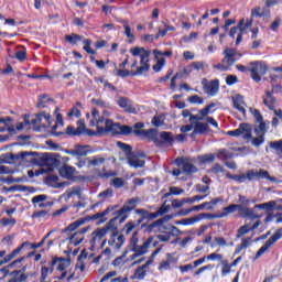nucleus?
I'll return each mask as SVG.
<instances>
[{
  "label": "nucleus",
  "mask_w": 282,
  "mask_h": 282,
  "mask_svg": "<svg viewBox=\"0 0 282 282\" xmlns=\"http://www.w3.org/2000/svg\"><path fill=\"white\" fill-rule=\"evenodd\" d=\"M226 177L227 180H234V182H238V184H243V182H246L247 180L246 174L234 175V174H230V172L226 173Z\"/></svg>",
  "instance_id": "39"
},
{
  "label": "nucleus",
  "mask_w": 282,
  "mask_h": 282,
  "mask_svg": "<svg viewBox=\"0 0 282 282\" xmlns=\"http://www.w3.org/2000/svg\"><path fill=\"white\" fill-rule=\"evenodd\" d=\"M188 102H191V105H204V98L198 95H193L188 97Z\"/></svg>",
  "instance_id": "57"
},
{
  "label": "nucleus",
  "mask_w": 282,
  "mask_h": 282,
  "mask_svg": "<svg viewBox=\"0 0 282 282\" xmlns=\"http://www.w3.org/2000/svg\"><path fill=\"white\" fill-rule=\"evenodd\" d=\"M78 127L76 128L75 135H83L85 131H87V128L85 127V121L78 120L77 121Z\"/></svg>",
  "instance_id": "55"
},
{
  "label": "nucleus",
  "mask_w": 282,
  "mask_h": 282,
  "mask_svg": "<svg viewBox=\"0 0 282 282\" xmlns=\"http://www.w3.org/2000/svg\"><path fill=\"white\" fill-rule=\"evenodd\" d=\"M129 166L132 169H144V160L140 159L134 152L127 158Z\"/></svg>",
  "instance_id": "17"
},
{
  "label": "nucleus",
  "mask_w": 282,
  "mask_h": 282,
  "mask_svg": "<svg viewBox=\"0 0 282 282\" xmlns=\"http://www.w3.org/2000/svg\"><path fill=\"white\" fill-rule=\"evenodd\" d=\"M135 215H139L142 219H149V221L155 219V216L153 213L144 209V208H139L134 210Z\"/></svg>",
  "instance_id": "31"
},
{
  "label": "nucleus",
  "mask_w": 282,
  "mask_h": 282,
  "mask_svg": "<svg viewBox=\"0 0 282 282\" xmlns=\"http://www.w3.org/2000/svg\"><path fill=\"white\" fill-rule=\"evenodd\" d=\"M118 124V127L116 128L115 131H118V129L120 130V133L122 135H130V133H133V128L130 126H120V123H116Z\"/></svg>",
  "instance_id": "45"
},
{
  "label": "nucleus",
  "mask_w": 282,
  "mask_h": 282,
  "mask_svg": "<svg viewBox=\"0 0 282 282\" xmlns=\"http://www.w3.org/2000/svg\"><path fill=\"white\" fill-rule=\"evenodd\" d=\"M249 231H250V225H243L238 229L236 238L241 239L243 235H248Z\"/></svg>",
  "instance_id": "52"
},
{
  "label": "nucleus",
  "mask_w": 282,
  "mask_h": 282,
  "mask_svg": "<svg viewBox=\"0 0 282 282\" xmlns=\"http://www.w3.org/2000/svg\"><path fill=\"white\" fill-rule=\"evenodd\" d=\"M239 208H241V206L235 205V204L224 207L223 209L224 212L219 215V217H228V215H232V213H237Z\"/></svg>",
  "instance_id": "33"
},
{
  "label": "nucleus",
  "mask_w": 282,
  "mask_h": 282,
  "mask_svg": "<svg viewBox=\"0 0 282 282\" xmlns=\"http://www.w3.org/2000/svg\"><path fill=\"white\" fill-rule=\"evenodd\" d=\"M51 265H57V270L59 272H65L69 265H72V260L65 259V258H55L52 262Z\"/></svg>",
  "instance_id": "18"
},
{
  "label": "nucleus",
  "mask_w": 282,
  "mask_h": 282,
  "mask_svg": "<svg viewBox=\"0 0 282 282\" xmlns=\"http://www.w3.org/2000/svg\"><path fill=\"white\" fill-rule=\"evenodd\" d=\"M241 135L242 140H246L247 142H251L254 138L252 137V126L250 123H241Z\"/></svg>",
  "instance_id": "20"
},
{
  "label": "nucleus",
  "mask_w": 282,
  "mask_h": 282,
  "mask_svg": "<svg viewBox=\"0 0 282 282\" xmlns=\"http://www.w3.org/2000/svg\"><path fill=\"white\" fill-rule=\"evenodd\" d=\"M208 131H210V127L208 126V123L199 121L194 123V133H197L198 135H204V133H208Z\"/></svg>",
  "instance_id": "24"
},
{
  "label": "nucleus",
  "mask_w": 282,
  "mask_h": 282,
  "mask_svg": "<svg viewBox=\"0 0 282 282\" xmlns=\"http://www.w3.org/2000/svg\"><path fill=\"white\" fill-rule=\"evenodd\" d=\"M282 238V230L278 229L272 237H270L265 243L258 250V252L256 253L253 261H257V259H259L262 254H265L267 250H270V248H272V245H274L275 242L279 241V239Z\"/></svg>",
  "instance_id": "6"
},
{
  "label": "nucleus",
  "mask_w": 282,
  "mask_h": 282,
  "mask_svg": "<svg viewBox=\"0 0 282 282\" xmlns=\"http://www.w3.org/2000/svg\"><path fill=\"white\" fill-rule=\"evenodd\" d=\"M250 241H251V238H243L241 243L236 247L234 254H240L241 250H246L247 248H250Z\"/></svg>",
  "instance_id": "36"
},
{
  "label": "nucleus",
  "mask_w": 282,
  "mask_h": 282,
  "mask_svg": "<svg viewBox=\"0 0 282 282\" xmlns=\"http://www.w3.org/2000/svg\"><path fill=\"white\" fill-rule=\"evenodd\" d=\"M232 104L234 107L238 111H240V113H242V116H246V108L243 107V105H246V101H243V96L236 95L235 97H232Z\"/></svg>",
  "instance_id": "21"
},
{
  "label": "nucleus",
  "mask_w": 282,
  "mask_h": 282,
  "mask_svg": "<svg viewBox=\"0 0 282 282\" xmlns=\"http://www.w3.org/2000/svg\"><path fill=\"white\" fill-rule=\"evenodd\" d=\"M123 29L124 36H127V39H130L129 43H133V41H135V35L133 34V32H131V26H129V23L127 21L123 22Z\"/></svg>",
  "instance_id": "40"
},
{
  "label": "nucleus",
  "mask_w": 282,
  "mask_h": 282,
  "mask_svg": "<svg viewBox=\"0 0 282 282\" xmlns=\"http://www.w3.org/2000/svg\"><path fill=\"white\" fill-rule=\"evenodd\" d=\"M117 147L123 151L126 158H129L133 153V148L127 143H122V141H118Z\"/></svg>",
  "instance_id": "38"
},
{
  "label": "nucleus",
  "mask_w": 282,
  "mask_h": 282,
  "mask_svg": "<svg viewBox=\"0 0 282 282\" xmlns=\"http://www.w3.org/2000/svg\"><path fill=\"white\" fill-rule=\"evenodd\" d=\"M206 197L207 195H196L191 198H184L183 202H185L186 204H195V202H202V199H206Z\"/></svg>",
  "instance_id": "56"
},
{
  "label": "nucleus",
  "mask_w": 282,
  "mask_h": 282,
  "mask_svg": "<svg viewBox=\"0 0 282 282\" xmlns=\"http://www.w3.org/2000/svg\"><path fill=\"white\" fill-rule=\"evenodd\" d=\"M28 274H20V275H17L14 274V278L9 280L8 282H24V281H28Z\"/></svg>",
  "instance_id": "63"
},
{
  "label": "nucleus",
  "mask_w": 282,
  "mask_h": 282,
  "mask_svg": "<svg viewBox=\"0 0 282 282\" xmlns=\"http://www.w3.org/2000/svg\"><path fill=\"white\" fill-rule=\"evenodd\" d=\"M118 205H109L104 212L90 216V219L91 221L98 220L97 224H105V221H107V215L113 213V210H118Z\"/></svg>",
  "instance_id": "11"
},
{
  "label": "nucleus",
  "mask_w": 282,
  "mask_h": 282,
  "mask_svg": "<svg viewBox=\"0 0 282 282\" xmlns=\"http://www.w3.org/2000/svg\"><path fill=\"white\" fill-rule=\"evenodd\" d=\"M169 210H171V205H166V203H164L155 213H153L154 219L162 217V215H166Z\"/></svg>",
  "instance_id": "42"
},
{
  "label": "nucleus",
  "mask_w": 282,
  "mask_h": 282,
  "mask_svg": "<svg viewBox=\"0 0 282 282\" xmlns=\"http://www.w3.org/2000/svg\"><path fill=\"white\" fill-rule=\"evenodd\" d=\"M223 54L225 56L223 63L230 69L237 63V51L235 48H226Z\"/></svg>",
  "instance_id": "14"
},
{
  "label": "nucleus",
  "mask_w": 282,
  "mask_h": 282,
  "mask_svg": "<svg viewBox=\"0 0 282 282\" xmlns=\"http://www.w3.org/2000/svg\"><path fill=\"white\" fill-rule=\"evenodd\" d=\"M28 155H34V153L32 152H20L18 154L7 153L1 155L0 162L1 164H12L17 160H25Z\"/></svg>",
  "instance_id": "8"
},
{
  "label": "nucleus",
  "mask_w": 282,
  "mask_h": 282,
  "mask_svg": "<svg viewBox=\"0 0 282 282\" xmlns=\"http://www.w3.org/2000/svg\"><path fill=\"white\" fill-rule=\"evenodd\" d=\"M239 32L241 34H243V32H246V30H248V28H252V19L250 20H245V19H241L237 25Z\"/></svg>",
  "instance_id": "35"
},
{
  "label": "nucleus",
  "mask_w": 282,
  "mask_h": 282,
  "mask_svg": "<svg viewBox=\"0 0 282 282\" xmlns=\"http://www.w3.org/2000/svg\"><path fill=\"white\" fill-rule=\"evenodd\" d=\"M265 94L267 98L263 99V104L265 105V107H268V109L274 111V105L276 102V99L274 98V96H272V91L267 90Z\"/></svg>",
  "instance_id": "27"
},
{
  "label": "nucleus",
  "mask_w": 282,
  "mask_h": 282,
  "mask_svg": "<svg viewBox=\"0 0 282 282\" xmlns=\"http://www.w3.org/2000/svg\"><path fill=\"white\" fill-rule=\"evenodd\" d=\"M250 65L249 72L251 73L252 80L261 83V76H265L268 66L263 62H251Z\"/></svg>",
  "instance_id": "4"
},
{
  "label": "nucleus",
  "mask_w": 282,
  "mask_h": 282,
  "mask_svg": "<svg viewBox=\"0 0 282 282\" xmlns=\"http://www.w3.org/2000/svg\"><path fill=\"white\" fill-rule=\"evenodd\" d=\"M74 173H76V167L64 165L59 169V175L65 180H74Z\"/></svg>",
  "instance_id": "22"
},
{
  "label": "nucleus",
  "mask_w": 282,
  "mask_h": 282,
  "mask_svg": "<svg viewBox=\"0 0 282 282\" xmlns=\"http://www.w3.org/2000/svg\"><path fill=\"white\" fill-rule=\"evenodd\" d=\"M215 158H217V155L215 154H205L203 156H200V161L206 164L208 162H215Z\"/></svg>",
  "instance_id": "62"
},
{
  "label": "nucleus",
  "mask_w": 282,
  "mask_h": 282,
  "mask_svg": "<svg viewBox=\"0 0 282 282\" xmlns=\"http://www.w3.org/2000/svg\"><path fill=\"white\" fill-rule=\"evenodd\" d=\"M183 173H185V175H193V173H197V166L187 160L183 165Z\"/></svg>",
  "instance_id": "34"
},
{
  "label": "nucleus",
  "mask_w": 282,
  "mask_h": 282,
  "mask_svg": "<svg viewBox=\"0 0 282 282\" xmlns=\"http://www.w3.org/2000/svg\"><path fill=\"white\" fill-rule=\"evenodd\" d=\"M86 160L88 166H102V164L106 162L104 156L86 158Z\"/></svg>",
  "instance_id": "29"
},
{
  "label": "nucleus",
  "mask_w": 282,
  "mask_h": 282,
  "mask_svg": "<svg viewBox=\"0 0 282 282\" xmlns=\"http://www.w3.org/2000/svg\"><path fill=\"white\" fill-rule=\"evenodd\" d=\"M116 105H118L120 109H123L126 113H138L135 106H133V101H131V99L127 97H122V96L117 97Z\"/></svg>",
  "instance_id": "7"
},
{
  "label": "nucleus",
  "mask_w": 282,
  "mask_h": 282,
  "mask_svg": "<svg viewBox=\"0 0 282 282\" xmlns=\"http://www.w3.org/2000/svg\"><path fill=\"white\" fill-rule=\"evenodd\" d=\"M50 102H54V99L50 98L47 95H41L39 97V102L36 105L37 109H45Z\"/></svg>",
  "instance_id": "32"
},
{
  "label": "nucleus",
  "mask_w": 282,
  "mask_h": 282,
  "mask_svg": "<svg viewBox=\"0 0 282 282\" xmlns=\"http://www.w3.org/2000/svg\"><path fill=\"white\" fill-rule=\"evenodd\" d=\"M274 206H276V202L274 200H270L268 203H263V204H258L254 206V208H258L259 210H272V208H274Z\"/></svg>",
  "instance_id": "41"
},
{
  "label": "nucleus",
  "mask_w": 282,
  "mask_h": 282,
  "mask_svg": "<svg viewBox=\"0 0 282 282\" xmlns=\"http://www.w3.org/2000/svg\"><path fill=\"white\" fill-rule=\"evenodd\" d=\"M151 243H153V237H149L141 246L137 245L130 250V252H137V254L143 257V254H147L149 252V247L151 246Z\"/></svg>",
  "instance_id": "16"
},
{
  "label": "nucleus",
  "mask_w": 282,
  "mask_h": 282,
  "mask_svg": "<svg viewBox=\"0 0 282 282\" xmlns=\"http://www.w3.org/2000/svg\"><path fill=\"white\" fill-rule=\"evenodd\" d=\"M173 142H175V139H173V133L162 131L159 135H156V142H154V144L155 147H165V144L173 147Z\"/></svg>",
  "instance_id": "10"
},
{
  "label": "nucleus",
  "mask_w": 282,
  "mask_h": 282,
  "mask_svg": "<svg viewBox=\"0 0 282 282\" xmlns=\"http://www.w3.org/2000/svg\"><path fill=\"white\" fill-rule=\"evenodd\" d=\"M84 224H85V219L80 218L78 220H75L70 225H68L66 230H68L69 232H74V230H76L77 228H80V226H84Z\"/></svg>",
  "instance_id": "44"
},
{
  "label": "nucleus",
  "mask_w": 282,
  "mask_h": 282,
  "mask_svg": "<svg viewBox=\"0 0 282 282\" xmlns=\"http://www.w3.org/2000/svg\"><path fill=\"white\" fill-rule=\"evenodd\" d=\"M138 204H140V198H131L123 204L122 208L116 210V215L121 217V221H127V219H129V213L134 210Z\"/></svg>",
  "instance_id": "5"
},
{
  "label": "nucleus",
  "mask_w": 282,
  "mask_h": 282,
  "mask_svg": "<svg viewBox=\"0 0 282 282\" xmlns=\"http://www.w3.org/2000/svg\"><path fill=\"white\" fill-rule=\"evenodd\" d=\"M0 224L6 227V226H17V219L9 217V218H2L0 220Z\"/></svg>",
  "instance_id": "60"
},
{
  "label": "nucleus",
  "mask_w": 282,
  "mask_h": 282,
  "mask_svg": "<svg viewBox=\"0 0 282 282\" xmlns=\"http://www.w3.org/2000/svg\"><path fill=\"white\" fill-rule=\"evenodd\" d=\"M139 238H138V231L133 232L131 238H130V242H129V250H131L132 248H134L135 246H138L139 242Z\"/></svg>",
  "instance_id": "59"
},
{
  "label": "nucleus",
  "mask_w": 282,
  "mask_h": 282,
  "mask_svg": "<svg viewBox=\"0 0 282 282\" xmlns=\"http://www.w3.org/2000/svg\"><path fill=\"white\" fill-rule=\"evenodd\" d=\"M65 39L67 43H70V45H76L78 41H83V37H80V35L74 33L72 35H66Z\"/></svg>",
  "instance_id": "51"
},
{
  "label": "nucleus",
  "mask_w": 282,
  "mask_h": 282,
  "mask_svg": "<svg viewBox=\"0 0 282 282\" xmlns=\"http://www.w3.org/2000/svg\"><path fill=\"white\" fill-rule=\"evenodd\" d=\"M46 199L47 195L45 194L36 195L32 198V204H41L42 202H46Z\"/></svg>",
  "instance_id": "61"
},
{
  "label": "nucleus",
  "mask_w": 282,
  "mask_h": 282,
  "mask_svg": "<svg viewBox=\"0 0 282 282\" xmlns=\"http://www.w3.org/2000/svg\"><path fill=\"white\" fill-rule=\"evenodd\" d=\"M251 113L253 118H256V122H263V116L259 111V109H251Z\"/></svg>",
  "instance_id": "64"
},
{
  "label": "nucleus",
  "mask_w": 282,
  "mask_h": 282,
  "mask_svg": "<svg viewBox=\"0 0 282 282\" xmlns=\"http://www.w3.org/2000/svg\"><path fill=\"white\" fill-rule=\"evenodd\" d=\"M216 158H218V160H232V158H235V154L230 151H228L227 149H220L217 151L216 153Z\"/></svg>",
  "instance_id": "30"
},
{
  "label": "nucleus",
  "mask_w": 282,
  "mask_h": 282,
  "mask_svg": "<svg viewBox=\"0 0 282 282\" xmlns=\"http://www.w3.org/2000/svg\"><path fill=\"white\" fill-rule=\"evenodd\" d=\"M144 276H147V270H143L142 268L138 267L134 271V278L139 279V281L144 280Z\"/></svg>",
  "instance_id": "58"
},
{
  "label": "nucleus",
  "mask_w": 282,
  "mask_h": 282,
  "mask_svg": "<svg viewBox=\"0 0 282 282\" xmlns=\"http://www.w3.org/2000/svg\"><path fill=\"white\" fill-rule=\"evenodd\" d=\"M130 54H132V56H140L141 66L137 67L135 72H130L128 69H118L117 76H119L120 78H127V76H142L144 72H149V69H151V64H149V58L151 56L150 50L135 46L130 50Z\"/></svg>",
  "instance_id": "1"
},
{
  "label": "nucleus",
  "mask_w": 282,
  "mask_h": 282,
  "mask_svg": "<svg viewBox=\"0 0 282 282\" xmlns=\"http://www.w3.org/2000/svg\"><path fill=\"white\" fill-rule=\"evenodd\" d=\"M176 74L181 78H187V76H191V74H193V66H192V64H189L188 66H186L184 69L180 70Z\"/></svg>",
  "instance_id": "48"
},
{
  "label": "nucleus",
  "mask_w": 282,
  "mask_h": 282,
  "mask_svg": "<svg viewBox=\"0 0 282 282\" xmlns=\"http://www.w3.org/2000/svg\"><path fill=\"white\" fill-rule=\"evenodd\" d=\"M52 272H54V269L47 268V267H42V269H41V281L45 282V279H47V276L50 274H52Z\"/></svg>",
  "instance_id": "53"
},
{
  "label": "nucleus",
  "mask_w": 282,
  "mask_h": 282,
  "mask_svg": "<svg viewBox=\"0 0 282 282\" xmlns=\"http://www.w3.org/2000/svg\"><path fill=\"white\" fill-rule=\"evenodd\" d=\"M31 217L32 219H50L52 214L50 213V209H41L35 210Z\"/></svg>",
  "instance_id": "28"
},
{
  "label": "nucleus",
  "mask_w": 282,
  "mask_h": 282,
  "mask_svg": "<svg viewBox=\"0 0 282 282\" xmlns=\"http://www.w3.org/2000/svg\"><path fill=\"white\" fill-rule=\"evenodd\" d=\"M268 129H270V121H259V124H254L253 133L256 137L252 139V147L259 149V147L265 142V134L268 133Z\"/></svg>",
  "instance_id": "3"
},
{
  "label": "nucleus",
  "mask_w": 282,
  "mask_h": 282,
  "mask_svg": "<svg viewBox=\"0 0 282 282\" xmlns=\"http://www.w3.org/2000/svg\"><path fill=\"white\" fill-rule=\"evenodd\" d=\"M202 85L205 89V94H208V96H217L219 91V79H213L209 83H206V79H203Z\"/></svg>",
  "instance_id": "13"
},
{
  "label": "nucleus",
  "mask_w": 282,
  "mask_h": 282,
  "mask_svg": "<svg viewBox=\"0 0 282 282\" xmlns=\"http://www.w3.org/2000/svg\"><path fill=\"white\" fill-rule=\"evenodd\" d=\"M112 215L113 218L109 220L105 228L108 232H118V226H116V221H119V224H124V221H122V216H119L116 214V212H113Z\"/></svg>",
  "instance_id": "19"
},
{
  "label": "nucleus",
  "mask_w": 282,
  "mask_h": 282,
  "mask_svg": "<svg viewBox=\"0 0 282 282\" xmlns=\"http://www.w3.org/2000/svg\"><path fill=\"white\" fill-rule=\"evenodd\" d=\"M170 219H173V216L167 215L161 219L153 221L151 225L147 227L148 232H153L154 228H158V226H162V224H166V221H170Z\"/></svg>",
  "instance_id": "26"
},
{
  "label": "nucleus",
  "mask_w": 282,
  "mask_h": 282,
  "mask_svg": "<svg viewBox=\"0 0 282 282\" xmlns=\"http://www.w3.org/2000/svg\"><path fill=\"white\" fill-rule=\"evenodd\" d=\"M91 104L96 105V107H100L101 109H106V107H109V102L105 101L102 98H93Z\"/></svg>",
  "instance_id": "50"
},
{
  "label": "nucleus",
  "mask_w": 282,
  "mask_h": 282,
  "mask_svg": "<svg viewBox=\"0 0 282 282\" xmlns=\"http://www.w3.org/2000/svg\"><path fill=\"white\" fill-rule=\"evenodd\" d=\"M221 276H226L228 274H230V270H231V264L228 263V260H221Z\"/></svg>",
  "instance_id": "49"
},
{
  "label": "nucleus",
  "mask_w": 282,
  "mask_h": 282,
  "mask_svg": "<svg viewBox=\"0 0 282 282\" xmlns=\"http://www.w3.org/2000/svg\"><path fill=\"white\" fill-rule=\"evenodd\" d=\"M100 111L98 109H93V120L90 121V127L97 126V133H109V132H116V128L118 127L117 123H113L112 120L105 118H99Z\"/></svg>",
  "instance_id": "2"
},
{
  "label": "nucleus",
  "mask_w": 282,
  "mask_h": 282,
  "mask_svg": "<svg viewBox=\"0 0 282 282\" xmlns=\"http://www.w3.org/2000/svg\"><path fill=\"white\" fill-rule=\"evenodd\" d=\"M258 180H269V182H276V177L270 176V173L263 169L257 172Z\"/></svg>",
  "instance_id": "37"
},
{
  "label": "nucleus",
  "mask_w": 282,
  "mask_h": 282,
  "mask_svg": "<svg viewBox=\"0 0 282 282\" xmlns=\"http://www.w3.org/2000/svg\"><path fill=\"white\" fill-rule=\"evenodd\" d=\"M97 197L99 202L94 205V208H96L97 206H100V204H104V202H107V199H111V197H113V189L107 188L101 193H99Z\"/></svg>",
  "instance_id": "23"
},
{
  "label": "nucleus",
  "mask_w": 282,
  "mask_h": 282,
  "mask_svg": "<svg viewBox=\"0 0 282 282\" xmlns=\"http://www.w3.org/2000/svg\"><path fill=\"white\" fill-rule=\"evenodd\" d=\"M43 118H44L46 124H51L52 116H50V113H47L45 111H41L40 113L35 115V119L37 120V123L42 122Z\"/></svg>",
  "instance_id": "43"
},
{
  "label": "nucleus",
  "mask_w": 282,
  "mask_h": 282,
  "mask_svg": "<svg viewBox=\"0 0 282 282\" xmlns=\"http://www.w3.org/2000/svg\"><path fill=\"white\" fill-rule=\"evenodd\" d=\"M77 156L85 158L89 153H95V150L91 149V145H75Z\"/></svg>",
  "instance_id": "25"
},
{
  "label": "nucleus",
  "mask_w": 282,
  "mask_h": 282,
  "mask_svg": "<svg viewBox=\"0 0 282 282\" xmlns=\"http://www.w3.org/2000/svg\"><path fill=\"white\" fill-rule=\"evenodd\" d=\"M242 214L245 217H249V219H261V215L254 213V210L250 208H243Z\"/></svg>",
  "instance_id": "46"
},
{
  "label": "nucleus",
  "mask_w": 282,
  "mask_h": 282,
  "mask_svg": "<svg viewBox=\"0 0 282 282\" xmlns=\"http://www.w3.org/2000/svg\"><path fill=\"white\" fill-rule=\"evenodd\" d=\"M134 135L138 138H143L144 140H151L154 144L158 142V130L148 129V130H133Z\"/></svg>",
  "instance_id": "12"
},
{
  "label": "nucleus",
  "mask_w": 282,
  "mask_h": 282,
  "mask_svg": "<svg viewBox=\"0 0 282 282\" xmlns=\"http://www.w3.org/2000/svg\"><path fill=\"white\" fill-rule=\"evenodd\" d=\"M270 148L276 151V154L282 156V140L270 142Z\"/></svg>",
  "instance_id": "47"
},
{
  "label": "nucleus",
  "mask_w": 282,
  "mask_h": 282,
  "mask_svg": "<svg viewBox=\"0 0 282 282\" xmlns=\"http://www.w3.org/2000/svg\"><path fill=\"white\" fill-rule=\"evenodd\" d=\"M108 232L109 231L105 227H102L101 229H97L94 231V235H95L94 239H102L107 237Z\"/></svg>",
  "instance_id": "54"
},
{
  "label": "nucleus",
  "mask_w": 282,
  "mask_h": 282,
  "mask_svg": "<svg viewBox=\"0 0 282 282\" xmlns=\"http://www.w3.org/2000/svg\"><path fill=\"white\" fill-rule=\"evenodd\" d=\"M202 219H215V215L213 214H198L197 216L185 218L176 221L177 226H193V224H197V221H202Z\"/></svg>",
  "instance_id": "9"
},
{
  "label": "nucleus",
  "mask_w": 282,
  "mask_h": 282,
  "mask_svg": "<svg viewBox=\"0 0 282 282\" xmlns=\"http://www.w3.org/2000/svg\"><path fill=\"white\" fill-rule=\"evenodd\" d=\"M124 235H118V231H113L110 235V239L108 240L109 246H115L117 250H120L122 246H124Z\"/></svg>",
  "instance_id": "15"
}]
</instances>
